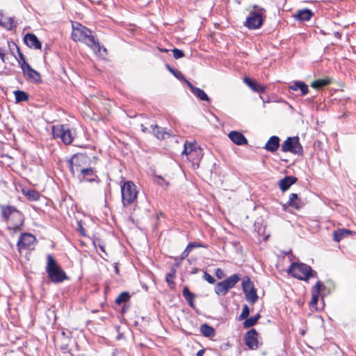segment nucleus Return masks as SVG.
<instances>
[{"instance_id": "ea45409f", "label": "nucleus", "mask_w": 356, "mask_h": 356, "mask_svg": "<svg viewBox=\"0 0 356 356\" xmlns=\"http://www.w3.org/2000/svg\"><path fill=\"white\" fill-rule=\"evenodd\" d=\"M250 312L249 307L247 305H243L242 312L240 314V316H238V320L242 321V320L245 319L250 315Z\"/></svg>"}, {"instance_id": "8fccbe9b", "label": "nucleus", "mask_w": 356, "mask_h": 356, "mask_svg": "<svg viewBox=\"0 0 356 356\" xmlns=\"http://www.w3.org/2000/svg\"><path fill=\"white\" fill-rule=\"evenodd\" d=\"M129 309V305H127V304H124L122 307V310H121V313L123 314L124 313H126L128 309Z\"/></svg>"}, {"instance_id": "e2e57ef3", "label": "nucleus", "mask_w": 356, "mask_h": 356, "mask_svg": "<svg viewBox=\"0 0 356 356\" xmlns=\"http://www.w3.org/2000/svg\"><path fill=\"white\" fill-rule=\"evenodd\" d=\"M115 271L116 273H119V270H118V268L117 266H115Z\"/></svg>"}, {"instance_id": "39448f33", "label": "nucleus", "mask_w": 356, "mask_h": 356, "mask_svg": "<svg viewBox=\"0 0 356 356\" xmlns=\"http://www.w3.org/2000/svg\"><path fill=\"white\" fill-rule=\"evenodd\" d=\"M265 13L266 10L264 8L254 5L253 10L250 11L246 21L244 23L245 26L250 30L261 28L266 17Z\"/></svg>"}, {"instance_id": "72a5a7b5", "label": "nucleus", "mask_w": 356, "mask_h": 356, "mask_svg": "<svg viewBox=\"0 0 356 356\" xmlns=\"http://www.w3.org/2000/svg\"><path fill=\"white\" fill-rule=\"evenodd\" d=\"M14 95L15 97V100L17 103L26 102L29 100V95L26 92L23 90H15L14 92Z\"/></svg>"}, {"instance_id": "473e14b6", "label": "nucleus", "mask_w": 356, "mask_h": 356, "mask_svg": "<svg viewBox=\"0 0 356 356\" xmlns=\"http://www.w3.org/2000/svg\"><path fill=\"white\" fill-rule=\"evenodd\" d=\"M130 298L131 295L129 294V293L127 291H124L118 296V298L115 300V303L118 305L126 304L127 302H128Z\"/></svg>"}, {"instance_id": "5701e85b", "label": "nucleus", "mask_w": 356, "mask_h": 356, "mask_svg": "<svg viewBox=\"0 0 356 356\" xmlns=\"http://www.w3.org/2000/svg\"><path fill=\"white\" fill-rule=\"evenodd\" d=\"M182 294L184 298L187 301L188 305L193 309H195V299L196 298V294L191 292L188 286H184L183 289Z\"/></svg>"}, {"instance_id": "5fc2aeb1", "label": "nucleus", "mask_w": 356, "mask_h": 356, "mask_svg": "<svg viewBox=\"0 0 356 356\" xmlns=\"http://www.w3.org/2000/svg\"><path fill=\"white\" fill-rule=\"evenodd\" d=\"M188 255V254L186 253V252H183L181 254V256L179 257V260H182L184 259V258H186L187 256Z\"/></svg>"}, {"instance_id": "e433bc0d", "label": "nucleus", "mask_w": 356, "mask_h": 356, "mask_svg": "<svg viewBox=\"0 0 356 356\" xmlns=\"http://www.w3.org/2000/svg\"><path fill=\"white\" fill-rule=\"evenodd\" d=\"M215 293L218 296H225L229 291L222 282H218L214 288Z\"/></svg>"}, {"instance_id": "f3484780", "label": "nucleus", "mask_w": 356, "mask_h": 356, "mask_svg": "<svg viewBox=\"0 0 356 356\" xmlns=\"http://www.w3.org/2000/svg\"><path fill=\"white\" fill-rule=\"evenodd\" d=\"M0 26L8 31H11L17 26V22L13 17H6L0 10Z\"/></svg>"}, {"instance_id": "2f4dec72", "label": "nucleus", "mask_w": 356, "mask_h": 356, "mask_svg": "<svg viewBox=\"0 0 356 356\" xmlns=\"http://www.w3.org/2000/svg\"><path fill=\"white\" fill-rule=\"evenodd\" d=\"M192 92L200 100L210 102V98L208 97V95L203 90L196 87L192 88Z\"/></svg>"}, {"instance_id": "f8f14e48", "label": "nucleus", "mask_w": 356, "mask_h": 356, "mask_svg": "<svg viewBox=\"0 0 356 356\" xmlns=\"http://www.w3.org/2000/svg\"><path fill=\"white\" fill-rule=\"evenodd\" d=\"M258 337L259 334L254 328L250 329L245 334V344L249 349L256 350L259 348Z\"/></svg>"}, {"instance_id": "603ef678", "label": "nucleus", "mask_w": 356, "mask_h": 356, "mask_svg": "<svg viewBox=\"0 0 356 356\" xmlns=\"http://www.w3.org/2000/svg\"><path fill=\"white\" fill-rule=\"evenodd\" d=\"M141 130L144 132V133H147V132H150V130L149 128L145 127L143 124H141Z\"/></svg>"}, {"instance_id": "052dcab7", "label": "nucleus", "mask_w": 356, "mask_h": 356, "mask_svg": "<svg viewBox=\"0 0 356 356\" xmlns=\"http://www.w3.org/2000/svg\"><path fill=\"white\" fill-rule=\"evenodd\" d=\"M191 250H192V249H188V246H187L186 248V249L184 250V252H186V253H187V254H189Z\"/></svg>"}, {"instance_id": "ddd939ff", "label": "nucleus", "mask_w": 356, "mask_h": 356, "mask_svg": "<svg viewBox=\"0 0 356 356\" xmlns=\"http://www.w3.org/2000/svg\"><path fill=\"white\" fill-rule=\"evenodd\" d=\"M77 177L81 181L97 182V184L100 182L99 178L92 168H83L81 170V173L77 175Z\"/></svg>"}, {"instance_id": "9d476101", "label": "nucleus", "mask_w": 356, "mask_h": 356, "mask_svg": "<svg viewBox=\"0 0 356 356\" xmlns=\"http://www.w3.org/2000/svg\"><path fill=\"white\" fill-rule=\"evenodd\" d=\"M85 159L86 156L83 154H76L67 161L69 170L73 177H76L81 173V170L83 169L81 168V163Z\"/></svg>"}, {"instance_id": "4d7b16f0", "label": "nucleus", "mask_w": 356, "mask_h": 356, "mask_svg": "<svg viewBox=\"0 0 356 356\" xmlns=\"http://www.w3.org/2000/svg\"><path fill=\"white\" fill-rule=\"evenodd\" d=\"M252 318L257 321L258 322L259 319L261 318V315L257 313L256 315H254V316H252Z\"/></svg>"}, {"instance_id": "338daca9", "label": "nucleus", "mask_w": 356, "mask_h": 356, "mask_svg": "<svg viewBox=\"0 0 356 356\" xmlns=\"http://www.w3.org/2000/svg\"><path fill=\"white\" fill-rule=\"evenodd\" d=\"M175 266H178V262H177H177H175Z\"/></svg>"}, {"instance_id": "680f3d73", "label": "nucleus", "mask_w": 356, "mask_h": 356, "mask_svg": "<svg viewBox=\"0 0 356 356\" xmlns=\"http://www.w3.org/2000/svg\"><path fill=\"white\" fill-rule=\"evenodd\" d=\"M99 246L100 250H101L102 252H105L104 246V245H99Z\"/></svg>"}, {"instance_id": "9b49d317", "label": "nucleus", "mask_w": 356, "mask_h": 356, "mask_svg": "<svg viewBox=\"0 0 356 356\" xmlns=\"http://www.w3.org/2000/svg\"><path fill=\"white\" fill-rule=\"evenodd\" d=\"M325 289V286L321 281H318L311 289L312 299L309 302V306L318 310L317 305L321 296V291Z\"/></svg>"}, {"instance_id": "a211bd4d", "label": "nucleus", "mask_w": 356, "mask_h": 356, "mask_svg": "<svg viewBox=\"0 0 356 356\" xmlns=\"http://www.w3.org/2000/svg\"><path fill=\"white\" fill-rule=\"evenodd\" d=\"M229 139L237 145H244L248 144V140L241 132L232 131L228 135Z\"/></svg>"}, {"instance_id": "7ed1b4c3", "label": "nucleus", "mask_w": 356, "mask_h": 356, "mask_svg": "<svg viewBox=\"0 0 356 356\" xmlns=\"http://www.w3.org/2000/svg\"><path fill=\"white\" fill-rule=\"evenodd\" d=\"M287 273L299 280L305 282H308L311 278L318 277L317 272L310 266L300 262H293L287 270Z\"/></svg>"}, {"instance_id": "37998d69", "label": "nucleus", "mask_w": 356, "mask_h": 356, "mask_svg": "<svg viewBox=\"0 0 356 356\" xmlns=\"http://www.w3.org/2000/svg\"><path fill=\"white\" fill-rule=\"evenodd\" d=\"M179 81H184L186 82V83L188 85V86L190 88L191 90L192 91V88H196L194 86L190 81L186 79L184 76L179 72Z\"/></svg>"}, {"instance_id": "c85d7f7f", "label": "nucleus", "mask_w": 356, "mask_h": 356, "mask_svg": "<svg viewBox=\"0 0 356 356\" xmlns=\"http://www.w3.org/2000/svg\"><path fill=\"white\" fill-rule=\"evenodd\" d=\"M239 280V275L238 274H234L222 282L229 290L232 289Z\"/></svg>"}, {"instance_id": "69168bd1", "label": "nucleus", "mask_w": 356, "mask_h": 356, "mask_svg": "<svg viewBox=\"0 0 356 356\" xmlns=\"http://www.w3.org/2000/svg\"><path fill=\"white\" fill-rule=\"evenodd\" d=\"M102 49H103L104 51H106V49L105 47H103Z\"/></svg>"}, {"instance_id": "0eeeda50", "label": "nucleus", "mask_w": 356, "mask_h": 356, "mask_svg": "<svg viewBox=\"0 0 356 356\" xmlns=\"http://www.w3.org/2000/svg\"><path fill=\"white\" fill-rule=\"evenodd\" d=\"M281 149L284 152H291L299 156L302 155L304 152L298 136L288 137L282 143Z\"/></svg>"}, {"instance_id": "cd10ccee", "label": "nucleus", "mask_w": 356, "mask_h": 356, "mask_svg": "<svg viewBox=\"0 0 356 356\" xmlns=\"http://www.w3.org/2000/svg\"><path fill=\"white\" fill-rule=\"evenodd\" d=\"M353 234V232L347 229H338L333 233V238L336 242L341 241L343 238Z\"/></svg>"}, {"instance_id": "c756f323", "label": "nucleus", "mask_w": 356, "mask_h": 356, "mask_svg": "<svg viewBox=\"0 0 356 356\" xmlns=\"http://www.w3.org/2000/svg\"><path fill=\"white\" fill-rule=\"evenodd\" d=\"M175 276H176V269L174 268H172L170 271L169 273H168L165 275V281L168 283V285L170 289L175 288L176 283L174 281Z\"/></svg>"}, {"instance_id": "6e6552de", "label": "nucleus", "mask_w": 356, "mask_h": 356, "mask_svg": "<svg viewBox=\"0 0 356 356\" xmlns=\"http://www.w3.org/2000/svg\"><path fill=\"white\" fill-rule=\"evenodd\" d=\"M52 134L54 138H60L65 145H70L74 139L72 131L64 124L54 126Z\"/></svg>"}, {"instance_id": "49530a36", "label": "nucleus", "mask_w": 356, "mask_h": 356, "mask_svg": "<svg viewBox=\"0 0 356 356\" xmlns=\"http://www.w3.org/2000/svg\"><path fill=\"white\" fill-rule=\"evenodd\" d=\"M203 247V245L197 242H191L188 244V249H193L195 248Z\"/></svg>"}, {"instance_id": "4468645a", "label": "nucleus", "mask_w": 356, "mask_h": 356, "mask_svg": "<svg viewBox=\"0 0 356 356\" xmlns=\"http://www.w3.org/2000/svg\"><path fill=\"white\" fill-rule=\"evenodd\" d=\"M22 70L26 80L35 82V83H41L42 82L40 74L33 69L30 65Z\"/></svg>"}, {"instance_id": "a18cd8bd", "label": "nucleus", "mask_w": 356, "mask_h": 356, "mask_svg": "<svg viewBox=\"0 0 356 356\" xmlns=\"http://www.w3.org/2000/svg\"><path fill=\"white\" fill-rule=\"evenodd\" d=\"M165 67L174 75L175 77L178 79V70L172 68L169 64H165Z\"/></svg>"}, {"instance_id": "bf43d9fd", "label": "nucleus", "mask_w": 356, "mask_h": 356, "mask_svg": "<svg viewBox=\"0 0 356 356\" xmlns=\"http://www.w3.org/2000/svg\"><path fill=\"white\" fill-rule=\"evenodd\" d=\"M184 53L182 50L179 49V58L184 57Z\"/></svg>"}, {"instance_id": "412c9836", "label": "nucleus", "mask_w": 356, "mask_h": 356, "mask_svg": "<svg viewBox=\"0 0 356 356\" xmlns=\"http://www.w3.org/2000/svg\"><path fill=\"white\" fill-rule=\"evenodd\" d=\"M314 15L313 12L308 8H305L302 10H299L294 15V17L300 22H306L309 21L312 15Z\"/></svg>"}, {"instance_id": "4c0bfd02", "label": "nucleus", "mask_w": 356, "mask_h": 356, "mask_svg": "<svg viewBox=\"0 0 356 356\" xmlns=\"http://www.w3.org/2000/svg\"><path fill=\"white\" fill-rule=\"evenodd\" d=\"M150 129H152V133L158 139H163L165 133L163 131L162 129L158 127L156 124H151Z\"/></svg>"}, {"instance_id": "de8ad7c7", "label": "nucleus", "mask_w": 356, "mask_h": 356, "mask_svg": "<svg viewBox=\"0 0 356 356\" xmlns=\"http://www.w3.org/2000/svg\"><path fill=\"white\" fill-rule=\"evenodd\" d=\"M15 44L14 42H10V41H8V48L10 49V54L15 56V50H16V49L15 48V47L13 46H11L10 44Z\"/></svg>"}, {"instance_id": "1a4fd4ad", "label": "nucleus", "mask_w": 356, "mask_h": 356, "mask_svg": "<svg viewBox=\"0 0 356 356\" xmlns=\"http://www.w3.org/2000/svg\"><path fill=\"white\" fill-rule=\"evenodd\" d=\"M242 289L246 300L250 304L254 305L258 300L259 297L257 293V290L250 277H246L243 280Z\"/></svg>"}, {"instance_id": "b1692460", "label": "nucleus", "mask_w": 356, "mask_h": 356, "mask_svg": "<svg viewBox=\"0 0 356 356\" xmlns=\"http://www.w3.org/2000/svg\"><path fill=\"white\" fill-rule=\"evenodd\" d=\"M196 147L197 144L195 143L188 142L186 140L184 145V149L181 153V156L182 157H184V156H187L188 155L193 156V154H195Z\"/></svg>"}, {"instance_id": "dca6fc26", "label": "nucleus", "mask_w": 356, "mask_h": 356, "mask_svg": "<svg viewBox=\"0 0 356 356\" xmlns=\"http://www.w3.org/2000/svg\"><path fill=\"white\" fill-rule=\"evenodd\" d=\"M24 42L30 48L35 49H40L42 48L41 42L33 33H26L24 37Z\"/></svg>"}, {"instance_id": "6ab92c4d", "label": "nucleus", "mask_w": 356, "mask_h": 356, "mask_svg": "<svg viewBox=\"0 0 356 356\" xmlns=\"http://www.w3.org/2000/svg\"><path fill=\"white\" fill-rule=\"evenodd\" d=\"M280 146V139L277 136H271L266 143L264 148L270 152H276Z\"/></svg>"}, {"instance_id": "bb28decb", "label": "nucleus", "mask_w": 356, "mask_h": 356, "mask_svg": "<svg viewBox=\"0 0 356 356\" xmlns=\"http://www.w3.org/2000/svg\"><path fill=\"white\" fill-rule=\"evenodd\" d=\"M10 45L15 47V48L16 49V51L17 53L18 56H15V57L17 60L21 69L23 70L25 67H26V66H29V64L27 63L24 55L20 51L19 47L16 44H11Z\"/></svg>"}, {"instance_id": "58836bf2", "label": "nucleus", "mask_w": 356, "mask_h": 356, "mask_svg": "<svg viewBox=\"0 0 356 356\" xmlns=\"http://www.w3.org/2000/svg\"><path fill=\"white\" fill-rule=\"evenodd\" d=\"M26 196L29 200L35 201L39 199L40 194L35 190L30 189L26 193Z\"/></svg>"}, {"instance_id": "a19ab883", "label": "nucleus", "mask_w": 356, "mask_h": 356, "mask_svg": "<svg viewBox=\"0 0 356 356\" xmlns=\"http://www.w3.org/2000/svg\"><path fill=\"white\" fill-rule=\"evenodd\" d=\"M244 320L245 321L243 323V326L244 328H249L253 327L257 323V322L252 318V316L250 318L248 317Z\"/></svg>"}, {"instance_id": "2eb2a0df", "label": "nucleus", "mask_w": 356, "mask_h": 356, "mask_svg": "<svg viewBox=\"0 0 356 356\" xmlns=\"http://www.w3.org/2000/svg\"><path fill=\"white\" fill-rule=\"evenodd\" d=\"M35 241V237L30 233L21 234L17 245L19 249H26L32 245Z\"/></svg>"}, {"instance_id": "a878e982", "label": "nucleus", "mask_w": 356, "mask_h": 356, "mask_svg": "<svg viewBox=\"0 0 356 356\" xmlns=\"http://www.w3.org/2000/svg\"><path fill=\"white\" fill-rule=\"evenodd\" d=\"M289 90H300L301 95L305 96L308 93V86L303 81H297L289 87Z\"/></svg>"}, {"instance_id": "c03bdc74", "label": "nucleus", "mask_w": 356, "mask_h": 356, "mask_svg": "<svg viewBox=\"0 0 356 356\" xmlns=\"http://www.w3.org/2000/svg\"><path fill=\"white\" fill-rule=\"evenodd\" d=\"M215 275L218 279H222L225 277V274L221 268H216L215 270Z\"/></svg>"}, {"instance_id": "aec40b11", "label": "nucleus", "mask_w": 356, "mask_h": 356, "mask_svg": "<svg viewBox=\"0 0 356 356\" xmlns=\"http://www.w3.org/2000/svg\"><path fill=\"white\" fill-rule=\"evenodd\" d=\"M298 179L293 176H286L279 182V186L282 191H287L293 184L297 181Z\"/></svg>"}, {"instance_id": "423d86ee", "label": "nucleus", "mask_w": 356, "mask_h": 356, "mask_svg": "<svg viewBox=\"0 0 356 356\" xmlns=\"http://www.w3.org/2000/svg\"><path fill=\"white\" fill-rule=\"evenodd\" d=\"M122 202L124 207L133 204L137 198L136 186L131 181H126L121 186Z\"/></svg>"}, {"instance_id": "79ce46f5", "label": "nucleus", "mask_w": 356, "mask_h": 356, "mask_svg": "<svg viewBox=\"0 0 356 356\" xmlns=\"http://www.w3.org/2000/svg\"><path fill=\"white\" fill-rule=\"evenodd\" d=\"M203 278L207 280L209 284H214L216 282L215 278L209 274L207 271L204 272Z\"/></svg>"}, {"instance_id": "0e129e2a", "label": "nucleus", "mask_w": 356, "mask_h": 356, "mask_svg": "<svg viewBox=\"0 0 356 356\" xmlns=\"http://www.w3.org/2000/svg\"><path fill=\"white\" fill-rule=\"evenodd\" d=\"M161 51L167 52L168 50L166 49H160Z\"/></svg>"}, {"instance_id": "774afa93", "label": "nucleus", "mask_w": 356, "mask_h": 356, "mask_svg": "<svg viewBox=\"0 0 356 356\" xmlns=\"http://www.w3.org/2000/svg\"><path fill=\"white\" fill-rule=\"evenodd\" d=\"M73 356V355H72Z\"/></svg>"}, {"instance_id": "7c9ffc66", "label": "nucleus", "mask_w": 356, "mask_h": 356, "mask_svg": "<svg viewBox=\"0 0 356 356\" xmlns=\"http://www.w3.org/2000/svg\"><path fill=\"white\" fill-rule=\"evenodd\" d=\"M200 331L206 337H214L216 334L214 328L207 323H204L200 326Z\"/></svg>"}, {"instance_id": "20e7f679", "label": "nucleus", "mask_w": 356, "mask_h": 356, "mask_svg": "<svg viewBox=\"0 0 356 356\" xmlns=\"http://www.w3.org/2000/svg\"><path fill=\"white\" fill-rule=\"evenodd\" d=\"M46 272L49 280L55 284L61 283L68 279L65 272L62 269L52 254H47Z\"/></svg>"}, {"instance_id": "13d9d810", "label": "nucleus", "mask_w": 356, "mask_h": 356, "mask_svg": "<svg viewBox=\"0 0 356 356\" xmlns=\"http://www.w3.org/2000/svg\"><path fill=\"white\" fill-rule=\"evenodd\" d=\"M334 35L338 39H341V33L338 31L334 32Z\"/></svg>"}, {"instance_id": "f704fd0d", "label": "nucleus", "mask_w": 356, "mask_h": 356, "mask_svg": "<svg viewBox=\"0 0 356 356\" xmlns=\"http://www.w3.org/2000/svg\"><path fill=\"white\" fill-rule=\"evenodd\" d=\"M330 83H331V81H330V79H317V80L314 81L311 83V86L313 88L318 90L324 86H328Z\"/></svg>"}, {"instance_id": "3c124183", "label": "nucleus", "mask_w": 356, "mask_h": 356, "mask_svg": "<svg viewBox=\"0 0 356 356\" xmlns=\"http://www.w3.org/2000/svg\"><path fill=\"white\" fill-rule=\"evenodd\" d=\"M172 52H173V56H174L175 58L178 59V56H179L178 48H174L172 49Z\"/></svg>"}, {"instance_id": "c9c22d12", "label": "nucleus", "mask_w": 356, "mask_h": 356, "mask_svg": "<svg viewBox=\"0 0 356 356\" xmlns=\"http://www.w3.org/2000/svg\"><path fill=\"white\" fill-rule=\"evenodd\" d=\"M201 154V149L199 147L195 148V154H193V156L188 155L186 156V159L192 162V166L195 168V165L197 163L200 161V156Z\"/></svg>"}, {"instance_id": "f03ea898", "label": "nucleus", "mask_w": 356, "mask_h": 356, "mask_svg": "<svg viewBox=\"0 0 356 356\" xmlns=\"http://www.w3.org/2000/svg\"><path fill=\"white\" fill-rule=\"evenodd\" d=\"M1 214L3 219L6 221L15 220V222L8 226V229L13 231L14 234L22 229L24 223V216L22 212L18 211L14 206L0 205Z\"/></svg>"}, {"instance_id": "f257e3e1", "label": "nucleus", "mask_w": 356, "mask_h": 356, "mask_svg": "<svg viewBox=\"0 0 356 356\" xmlns=\"http://www.w3.org/2000/svg\"><path fill=\"white\" fill-rule=\"evenodd\" d=\"M72 39L75 42H81L91 48L95 53H99L102 46L97 39L92 35V31L87 27L78 24V26L73 28Z\"/></svg>"}, {"instance_id": "6e6d98bb", "label": "nucleus", "mask_w": 356, "mask_h": 356, "mask_svg": "<svg viewBox=\"0 0 356 356\" xmlns=\"http://www.w3.org/2000/svg\"><path fill=\"white\" fill-rule=\"evenodd\" d=\"M205 353V349H201L197 353V356H203Z\"/></svg>"}, {"instance_id": "4be33fe9", "label": "nucleus", "mask_w": 356, "mask_h": 356, "mask_svg": "<svg viewBox=\"0 0 356 356\" xmlns=\"http://www.w3.org/2000/svg\"><path fill=\"white\" fill-rule=\"evenodd\" d=\"M289 207L296 209H300L304 206V202L299 198L296 193H291L289 195V200L286 204Z\"/></svg>"}, {"instance_id": "393cba45", "label": "nucleus", "mask_w": 356, "mask_h": 356, "mask_svg": "<svg viewBox=\"0 0 356 356\" xmlns=\"http://www.w3.org/2000/svg\"><path fill=\"white\" fill-rule=\"evenodd\" d=\"M243 81L248 86H249L254 92H264L265 90V88L263 86H261L257 82L248 76H245L243 79Z\"/></svg>"}, {"instance_id": "09e8293b", "label": "nucleus", "mask_w": 356, "mask_h": 356, "mask_svg": "<svg viewBox=\"0 0 356 356\" xmlns=\"http://www.w3.org/2000/svg\"><path fill=\"white\" fill-rule=\"evenodd\" d=\"M5 57H6V49L3 47H0V58L3 63L6 62Z\"/></svg>"}, {"instance_id": "864d4df0", "label": "nucleus", "mask_w": 356, "mask_h": 356, "mask_svg": "<svg viewBox=\"0 0 356 356\" xmlns=\"http://www.w3.org/2000/svg\"><path fill=\"white\" fill-rule=\"evenodd\" d=\"M79 231L81 234L82 236H85L86 234H85V230L83 229V227H82V225L79 223Z\"/></svg>"}]
</instances>
